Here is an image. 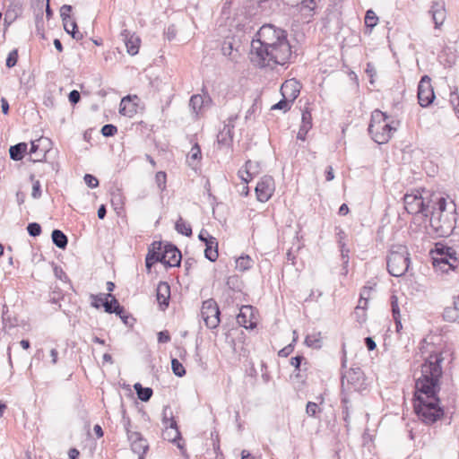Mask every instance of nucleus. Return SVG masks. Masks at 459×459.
I'll return each instance as SVG.
<instances>
[{"mask_svg":"<svg viewBox=\"0 0 459 459\" xmlns=\"http://www.w3.org/2000/svg\"><path fill=\"white\" fill-rule=\"evenodd\" d=\"M450 356L449 351H432L421 364L420 370L414 374L416 398L413 410L420 420L426 424H433L444 415L439 406V380L443 374L442 364Z\"/></svg>","mask_w":459,"mask_h":459,"instance_id":"obj_1","label":"nucleus"},{"mask_svg":"<svg viewBox=\"0 0 459 459\" xmlns=\"http://www.w3.org/2000/svg\"><path fill=\"white\" fill-rule=\"evenodd\" d=\"M292 55L287 31L272 24L263 25L251 42V62L262 68L289 64Z\"/></svg>","mask_w":459,"mask_h":459,"instance_id":"obj_2","label":"nucleus"},{"mask_svg":"<svg viewBox=\"0 0 459 459\" xmlns=\"http://www.w3.org/2000/svg\"><path fill=\"white\" fill-rule=\"evenodd\" d=\"M455 204L447 203L444 197L438 198L433 207L430 217V226L439 237L450 236L456 224Z\"/></svg>","mask_w":459,"mask_h":459,"instance_id":"obj_3","label":"nucleus"},{"mask_svg":"<svg viewBox=\"0 0 459 459\" xmlns=\"http://www.w3.org/2000/svg\"><path fill=\"white\" fill-rule=\"evenodd\" d=\"M393 124L394 122L389 120L385 113L375 109L371 113L368 132L375 143L383 144L387 143L393 134L397 131V127Z\"/></svg>","mask_w":459,"mask_h":459,"instance_id":"obj_4","label":"nucleus"},{"mask_svg":"<svg viewBox=\"0 0 459 459\" xmlns=\"http://www.w3.org/2000/svg\"><path fill=\"white\" fill-rule=\"evenodd\" d=\"M432 264L437 272L447 273L455 271L458 265L456 251L442 243H437L434 249L430 251Z\"/></svg>","mask_w":459,"mask_h":459,"instance_id":"obj_5","label":"nucleus"},{"mask_svg":"<svg viewBox=\"0 0 459 459\" xmlns=\"http://www.w3.org/2000/svg\"><path fill=\"white\" fill-rule=\"evenodd\" d=\"M367 384L363 371L360 368H351L342 376V391L361 392L366 389Z\"/></svg>","mask_w":459,"mask_h":459,"instance_id":"obj_6","label":"nucleus"},{"mask_svg":"<svg viewBox=\"0 0 459 459\" xmlns=\"http://www.w3.org/2000/svg\"><path fill=\"white\" fill-rule=\"evenodd\" d=\"M428 207L429 203L425 201L420 190H415L411 194H405L403 195V209L406 210L409 214L427 217Z\"/></svg>","mask_w":459,"mask_h":459,"instance_id":"obj_7","label":"nucleus"},{"mask_svg":"<svg viewBox=\"0 0 459 459\" xmlns=\"http://www.w3.org/2000/svg\"><path fill=\"white\" fill-rule=\"evenodd\" d=\"M220 315L219 306L213 299H209L203 302L201 316L209 329H216L219 326L221 322Z\"/></svg>","mask_w":459,"mask_h":459,"instance_id":"obj_8","label":"nucleus"},{"mask_svg":"<svg viewBox=\"0 0 459 459\" xmlns=\"http://www.w3.org/2000/svg\"><path fill=\"white\" fill-rule=\"evenodd\" d=\"M162 423L166 427V429L169 428L174 430V436L168 437V439L171 441L174 444H177V446L180 449L183 448V445L181 444L182 437L181 433L178 429L177 421L175 420L174 417L172 416V412L169 409V407L166 406L163 409L162 411ZM169 435L167 431L164 433V435Z\"/></svg>","mask_w":459,"mask_h":459,"instance_id":"obj_9","label":"nucleus"},{"mask_svg":"<svg viewBox=\"0 0 459 459\" xmlns=\"http://www.w3.org/2000/svg\"><path fill=\"white\" fill-rule=\"evenodd\" d=\"M401 246L394 245L389 250V255L386 259L387 271L390 275L400 278L402 277V255L400 253Z\"/></svg>","mask_w":459,"mask_h":459,"instance_id":"obj_10","label":"nucleus"},{"mask_svg":"<svg viewBox=\"0 0 459 459\" xmlns=\"http://www.w3.org/2000/svg\"><path fill=\"white\" fill-rule=\"evenodd\" d=\"M255 195L259 202H267L274 192V180L271 176H264L256 184Z\"/></svg>","mask_w":459,"mask_h":459,"instance_id":"obj_11","label":"nucleus"},{"mask_svg":"<svg viewBox=\"0 0 459 459\" xmlns=\"http://www.w3.org/2000/svg\"><path fill=\"white\" fill-rule=\"evenodd\" d=\"M212 104V99L205 87L202 89V94H194L189 100V107L195 115L203 114Z\"/></svg>","mask_w":459,"mask_h":459,"instance_id":"obj_12","label":"nucleus"},{"mask_svg":"<svg viewBox=\"0 0 459 459\" xmlns=\"http://www.w3.org/2000/svg\"><path fill=\"white\" fill-rule=\"evenodd\" d=\"M435 99L433 88L430 84V79L425 75L421 78L418 87L419 104L425 108L430 105Z\"/></svg>","mask_w":459,"mask_h":459,"instance_id":"obj_13","label":"nucleus"},{"mask_svg":"<svg viewBox=\"0 0 459 459\" xmlns=\"http://www.w3.org/2000/svg\"><path fill=\"white\" fill-rule=\"evenodd\" d=\"M127 439L130 442L132 451L138 455V459H144V455L149 449V444L140 432H134L129 434Z\"/></svg>","mask_w":459,"mask_h":459,"instance_id":"obj_14","label":"nucleus"},{"mask_svg":"<svg viewBox=\"0 0 459 459\" xmlns=\"http://www.w3.org/2000/svg\"><path fill=\"white\" fill-rule=\"evenodd\" d=\"M163 255L164 260L161 262L164 265L168 267H176L179 266L181 263V252L180 250L173 244L168 243L163 247Z\"/></svg>","mask_w":459,"mask_h":459,"instance_id":"obj_15","label":"nucleus"},{"mask_svg":"<svg viewBox=\"0 0 459 459\" xmlns=\"http://www.w3.org/2000/svg\"><path fill=\"white\" fill-rule=\"evenodd\" d=\"M429 13L435 23V28L438 29L444 23L446 17L444 0H433Z\"/></svg>","mask_w":459,"mask_h":459,"instance_id":"obj_16","label":"nucleus"},{"mask_svg":"<svg viewBox=\"0 0 459 459\" xmlns=\"http://www.w3.org/2000/svg\"><path fill=\"white\" fill-rule=\"evenodd\" d=\"M120 36L125 42L126 51L130 56H135L139 52L141 39L134 33H131L128 30H123Z\"/></svg>","mask_w":459,"mask_h":459,"instance_id":"obj_17","label":"nucleus"},{"mask_svg":"<svg viewBox=\"0 0 459 459\" xmlns=\"http://www.w3.org/2000/svg\"><path fill=\"white\" fill-rule=\"evenodd\" d=\"M281 93L282 97L290 100L294 102L300 93V85L296 79L285 81L281 87Z\"/></svg>","mask_w":459,"mask_h":459,"instance_id":"obj_18","label":"nucleus"},{"mask_svg":"<svg viewBox=\"0 0 459 459\" xmlns=\"http://www.w3.org/2000/svg\"><path fill=\"white\" fill-rule=\"evenodd\" d=\"M137 96L127 95L122 98L119 105V113L127 117H133L137 113Z\"/></svg>","mask_w":459,"mask_h":459,"instance_id":"obj_19","label":"nucleus"},{"mask_svg":"<svg viewBox=\"0 0 459 459\" xmlns=\"http://www.w3.org/2000/svg\"><path fill=\"white\" fill-rule=\"evenodd\" d=\"M234 136V125L225 124L223 128L217 134V142L220 145L231 146Z\"/></svg>","mask_w":459,"mask_h":459,"instance_id":"obj_20","label":"nucleus"},{"mask_svg":"<svg viewBox=\"0 0 459 459\" xmlns=\"http://www.w3.org/2000/svg\"><path fill=\"white\" fill-rule=\"evenodd\" d=\"M170 298V286L166 281H160L157 286V300L161 307L165 309L169 307Z\"/></svg>","mask_w":459,"mask_h":459,"instance_id":"obj_21","label":"nucleus"},{"mask_svg":"<svg viewBox=\"0 0 459 459\" xmlns=\"http://www.w3.org/2000/svg\"><path fill=\"white\" fill-rule=\"evenodd\" d=\"M251 308L250 306H244L240 308V312L237 316L238 324L246 329H254L256 326V323L252 321L249 316H251Z\"/></svg>","mask_w":459,"mask_h":459,"instance_id":"obj_22","label":"nucleus"},{"mask_svg":"<svg viewBox=\"0 0 459 459\" xmlns=\"http://www.w3.org/2000/svg\"><path fill=\"white\" fill-rule=\"evenodd\" d=\"M390 305L392 308L393 318L396 326V332L400 333L402 330V317L400 314L399 307V299L396 295V290L392 291V295L390 297Z\"/></svg>","mask_w":459,"mask_h":459,"instance_id":"obj_23","label":"nucleus"},{"mask_svg":"<svg viewBox=\"0 0 459 459\" xmlns=\"http://www.w3.org/2000/svg\"><path fill=\"white\" fill-rule=\"evenodd\" d=\"M341 407L344 427L346 430L349 431L351 423V400L349 398V394L344 391L341 392Z\"/></svg>","mask_w":459,"mask_h":459,"instance_id":"obj_24","label":"nucleus"},{"mask_svg":"<svg viewBox=\"0 0 459 459\" xmlns=\"http://www.w3.org/2000/svg\"><path fill=\"white\" fill-rule=\"evenodd\" d=\"M218 240L216 238H208L205 244L204 257L211 262H215L218 259Z\"/></svg>","mask_w":459,"mask_h":459,"instance_id":"obj_25","label":"nucleus"},{"mask_svg":"<svg viewBox=\"0 0 459 459\" xmlns=\"http://www.w3.org/2000/svg\"><path fill=\"white\" fill-rule=\"evenodd\" d=\"M107 301L104 304V310L108 314H121L123 313V306H121L117 298L111 294L107 293Z\"/></svg>","mask_w":459,"mask_h":459,"instance_id":"obj_26","label":"nucleus"},{"mask_svg":"<svg viewBox=\"0 0 459 459\" xmlns=\"http://www.w3.org/2000/svg\"><path fill=\"white\" fill-rule=\"evenodd\" d=\"M27 149L28 146L26 143H19L11 146L9 149L10 158L14 161L22 160L27 152Z\"/></svg>","mask_w":459,"mask_h":459,"instance_id":"obj_27","label":"nucleus"},{"mask_svg":"<svg viewBox=\"0 0 459 459\" xmlns=\"http://www.w3.org/2000/svg\"><path fill=\"white\" fill-rule=\"evenodd\" d=\"M51 238L54 245L58 248L65 249L68 244L67 236L60 230H54L51 233Z\"/></svg>","mask_w":459,"mask_h":459,"instance_id":"obj_28","label":"nucleus"},{"mask_svg":"<svg viewBox=\"0 0 459 459\" xmlns=\"http://www.w3.org/2000/svg\"><path fill=\"white\" fill-rule=\"evenodd\" d=\"M253 161L250 160H247L245 163V174L243 175V171L240 169L238 171V176L241 178V180L245 183L250 182L257 174L259 170H252Z\"/></svg>","mask_w":459,"mask_h":459,"instance_id":"obj_29","label":"nucleus"},{"mask_svg":"<svg viewBox=\"0 0 459 459\" xmlns=\"http://www.w3.org/2000/svg\"><path fill=\"white\" fill-rule=\"evenodd\" d=\"M134 388L137 394V397L142 402H148L153 394V390L151 387H143L140 383H136Z\"/></svg>","mask_w":459,"mask_h":459,"instance_id":"obj_30","label":"nucleus"},{"mask_svg":"<svg viewBox=\"0 0 459 459\" xmlns=\"http://www.w3.org/2000/svg\"><path fill=\"white\" fill-rule=\"evenodd\" d=\"M175 230L178 233L182 234L186 237H191L193 234L191 225L183 220L182 217H179L175 223Z\"/></svg>","mask_w":459,"mask_h":459,"instance_id":"obj_31","label":"nucleus"},{"mask_svg":"<svg viewBox=\"0 0 459 459\" xmlns=\"http://www.w3.org/2000/svg\"><path fill=\"white\" fill-rule=\"evenodd\" d=\"M147 255H153L152 257L160 258L159 262L161 263L164 260L162 242L153 241L148 248Z\"/></svg>","mask_w":459,"mask_h":459,"instance_id":"obj_32","label":"nucleus"},{"mask_svg":"<svg viewBox=\"0 0 459 459\" xmlns=\"http://www.w3.org/2000/svg\"><path fill=\"white\" fill-rule=\"evenodd\" d=\"M262 109V100L259 97H256L251 107L247 110L246 112V120H250L252 118H255L256 115L260 113Z\"/></svg>","mask_w":459,"mask_h":459,"instance_id":"obj_33","label":"nucleus"},{"mask_svg":"<svg viewBox=\"0 0 459 459\" xmlns=\"http://www.w3.org/2000/svg\"><path fill=\"white\" fill-rule=\"evenodd\" d=\"M253 264H254L253 259L247 255H240L236 260V268L241 272H245V271L251 269Z\"/></svg>","mask_w":459,"mask_h":459,"instance_id":"obj_34","label":"nucleus"},{"mask_svg":"<svg viewBox=\"0 0 459 459\" xmlns=\"http://www.w3.org/2000/svg\"><path fill=\"white\" fill-rule=\"evenodd\" d=\"M304 342L309 348L320 349L322 347L321 333L307 334Z\"/></svg>","mask_w":459,"mask_h":459,"instance_id":"obj_35","label":"nucleus"},{"mask_svg":"<svg viewBox=\"0 0 459 459\" xmlns=\"http://www.w3.org/2000/svg\"><path fill=\"white\" fill-rule=\"evenodd\" d=\"M290 365L294 367V375L296 377H300V371L302 364L307 365V361L306 360L303 355H297L292 357L290 361Z\"/></svg>","mask_w":459,"mask_h":459,"instance_id":"obj_36","label":"nucleus"},{"mask_svg":"<svg viewBox=\"0 0 459 459\" xmlns=\"http://www.w3.org/2000/svg\"><path fill=\"white\" fill-rule=\"evenodd\" d=\"M378 17L375 12L371 9L368 10L365 14L364 22L365 26L368 30V33H371L372 29L377 24Z\"/></svg>","mask_w":459,"mask_h":459,"instance_id":"obj_37","label":"nucleus"},{"mask_svg":"<svg viewBox=\"0 0 459 459\" xmlns=\"http://www.w3.org/2000/svg\"><path fill=\"white\" fill-rule=\"evenodd\" d=\"M322 412V408H320L317 403L307 402L306 405V413L308 417L319 419V414Z\"/></svg>","mask_w":459,"mask_h":459,"instance_id":"obj_38","label":"nucleus"},{"mask_svg":"<svg viewBox=\"0 0 459 459\" xmlns=\"http://www.w3.org/2000/svg\"><path fill=\"white\" fill-rule=\"evenodd\" d=\"M292 103L293 102L290 101V100L282 97V99L281 100H279L277 103H275L274 105L272 106L271 109L272 110H281V111H283V113H286L289 110H290V108L292 107Z\"/></svg>","mask_w":459,"mask_h":459,"instance_id":"obj_39","label":"nucleus"},{"mask_svg":"<svg viewBox=\"0 0 459 459\" xmlns=\"http://www.w3.org/2000/svg\"><path fill=\"white\" fill-rule=\"evenodd\" d=\"M443 317L448 322H459V312L454 307H446Z\"/></svg>","mask_w":459,"mask_h":459,"instance_id":"obj_40","label":"nucleus"},{"mask_svg":"<svg viewBox=\"0 0 459 459\" xmlns=\"http://www.w3.org/2000/svg\"><path fill=\"white\" fill-rule=\"evenodd\" d=\"M171 369L172 372L179 377H182L186 375V369L183 364L178 359H171Z\"/></svg>","mask_w":459,"mask_h":459,"instance_id":"obj_41","label":"nucleus"},{"mask_svg":"<svg viewBox=\"0 0 459 459\" xmlns=\"http://www.w3.org/2000/svg\"><path fill=\"white\" fill-rule=\"evenodd\" d=\"M91 306L95 308H100V307H104V304L107 301V293H100L97 295H91Z\"/></svg>","mask_w":459,"mask_h":459,"instance_id":"obj_42","label":"nucleus"},{"mask_svg":"<svg viewBox=\"0 0 459 459\" xmlns=\"http://www.w3.org/2000/svg\"><path fill=\"white\" fill-rule=\"evenodd\" d=\"M338 247L341 253V259L342 261V269L345 270V272H347V267L350 261V248L347 247L346 244H342V246H339Z\"/></svg>","mask_w":459,"mask_h":459,"instance_id":"obj_43","label":"nucleus"},{"mask_svg":"<svg viewBox=\"0 0 459 459\" xmlns=\"http://www.w3.org/2000/svg\"><path fill=\"white\" fill-rule=\"evenodd\" d=\"M353 314L355 316V320L359 325H362L367 321V309H364L362 305H357Z\"/></svg>","mask_w":459,"mask_h":459,"instance_id":"obj_44","label":"nucleus"},{"mask_svg":"<svg viewBox=\"0 0 459 459\" xmlns=\"http://www.w3.org/2000/svg\"><path fill=\"white\" fill-rule=\"evenodd\" d=\"M312 115L308 108H305L302 111L301 125L300 126L311 129L312 128Z\"/></svg>","mask_w":459,"mask_h":459,"instance_id":"obj_45","label":"nucleus"},{"mask_svg":"<svg viewBox=\"0 0 459 459\" xmlns=\"http://www.w3.org/2000/svg\"><path fill=\"white\" fill-rule=\"evenodd\" d=\"M371 290H372L371 287L364 286L360 292L358 305H362L364 309L368 308V295H369V292Z\"/></svg>","mask_w":459,"mask_h":459,"instance_id":"obj_46","label":"nucleus"},{"mask_svg":"<svg viewBox=\"0 0 459 459\" xmlns=\"http://www.w3.org/2000/svg\"><path fill=\"white\" fill-rule=\"evenodd\" d=\"M18 57H19L18 49H16V48L13 49L12 51L9 52V54L7 56V58L5 61V65L8 68H13V66L16 65V64L18 62Z\"/></svg>","mask_w":459,"mask_h":459,"instance_id":"obj_47","label":"nucleus"},{"mask_svg":"<svg viewBox=\"0 0 459 459\" xmlns=\"http://www.w3.org/2000/svg\"><path fill=\"white\" fill-rule=\"evenodd\" d=\"M27 231L30 237L36 238L41 234L42 229L39 223L30 222L27 226Z\"/></svg>","mask_w":459,"mask_h":459,"instance_id":"obj_48","label":"nucleus"},{"mask_svg":"<svg viewBox=\"0 0 459 459\" xmlns=\"http://www.w3.org/2000/svg\"><path fill=\"white\" fill-rule=\"evenodd\" d=\"M100 132L105 137H112L117 134V127L113 124H106L102 126Z\"/></svg>","mask_w":459,"mask_h":459,"instance_id":"obj_49","label":"nucleus"},{"mask_svg":"<svg viewBox=\"0 0 459 459\" xmlns=\"http://www.w3.org/2000/svg\"><path fill=\"white\" fill-rule=\"evenodd\" d=\"M334 232L338 247L342 246V244H346L345 240L347 238V234L345 233L343 229L341 226H335Z\"/></svg>","mask_w":459,"mask_h":459,"instance_id":"obj_50","label":"nucleus"},{"mask_svg":"<svg viewBox=\"0 0 459 459\" xmlns=\"http://www.w3.org/2000/svg\"><path fill=\"white\" fill-rule=\"evenodd\" d=\"M122 424L124 426V429L126 432V436L129 437L130 433H134V431L131 430V420L129 416L126 413V411L125 408H122Z\"/></svg>","mask_w":459,"mask_h":459,"instance_id":"obj_51","label":"nucleus"},{"mask_svg":"<svg viewBox=\"0 0 459 459\" xmlns=\"http://www.w3.org/2000/svg\"><path fill=\"white\" fill-rule=\"evenodd\" d=\"M72 10H73V7L70 4H64L61 6L60 17L62 19L63 23L65 22H69V21L73 20L70 15Z\"/></svg>","mask_w":459,"mask_h":459,"instance_id":"obj_52","label":"nucleus"},{"mask_svg":"<svg viewBox=\"0 0 459 459\" xmlns=\"http://www.w3.org/2000/svg\"><path fill=\"white\" fill-rule=\"evenodd\" d=\"M155 181L158 187L163 191L166 188L167 174L164 171H159L155 175Z\"/></svg>","mask_w":459,"mask_h":459,"instance_id":"obj_53","label":"nucleus"},{"mask_svg":"<svg viewBox=\"0 0 459 459\" xmlns=\"http://www.w3.org/2000/svg\"><path fill=\"white\" fill-rule=\"evenodd\" d=\"M188 157L192 160H201L202 159V152L199 144L195 143L188 154Z\"/></svg>","mask_w":459,"mask_h":459,"instance_id":"obj_54","label":"nucleus"},{"mask_svg":"<svg viewBox=\"0 0 459 459\" xmlns=\"http://www.w3.org/2000/svg\"><path fill=\"white\" fill-rule=\"evenodd\" d=\"M116 315L118 316L122 322L127 326H133L134 323L135 322V319L126 311L124 307L123 313Z\"/></svg>","mask_w":459,"mask_h":459,"instance_id":"obj_55","label":"nucleus"},{"mask_svg":"<svg viewBox=\"0 0 459 459\" xmlns=\"http://www.w3.org/2000/svg\"><path fill=\"white\" fill-rule=\"evenodd\" d=\"M83 179L85 184L91 188H95L99 186L98 178L91 174H85Z\"/></svg>","mask_w":459,"mask_h":459,"instance_id":"obj_56","label":"nucleus"},{"mask_svg":"<svg viewBox=\"0 0 459 459\" xmlns=\"http://www.w3.org/2000/svg\"><path fill=\"white\" fill-rule=\"evenodd\" d=\"M55 276L62 281H67L68 276L61 266L55 265L53 268Z\"/></svg>","mask_w":459,"mask_h":459,"instance_id":"obj_57","label":"nucleus"},{"mask_svg":"<svg viewBox=\"0 0 459 459\" xmlns=\"http://www.w3.org/2000/svg\"><path fill=\"white\" fill-rule=\"evenodd\" d=\"M300 6L301 10L307 9L311 13L316 8V0H301Z\"/></svg>","mask_w":459,"mask_h":459,"instance_id":"obj_58","label":"nucleus"},{"mask_svg":"<svg viewBox=\"0 0 459 459\" xmlns=\"http://www.w3.org/2000/svg\"><path fill=\"white\" fill-rule=\"evenodd\" d=\"M63 25H64L65 30L69 35H72V33H74L75 31V30H78L77 23H76V21L74 19L71 20L69 22H65L63 23Z\"/></svg>","mask_w":459,"mask_h":459,"instance_id":"obj_59","label":"nucleus"},{"mask_svg":"<svg viewBox=\"0 0 459 459\" xmlns=\"http://www.w3.org/2000/svg\"><path fill=\"white\" fill-rule=\"evenodd\" d=\"M365 73H366V74L369 78V82L371 84H373L374 83V77L376 76L377 72H376V68H375V66H374V65L372 63H368L367 64L366 69H365Z\"/></svg>","mask_w":459,"mask_h":459,"instance_id":"obj_60","label":"nucleus"},{"mask_svg":"<svg viewBox=\"0 0 459 459\" xmlns=\"http://www.w3.org/2000/svg\"><path fill=\"white\" fill-rule=\"evenodd\" d=\"M41 195L42 191L40 182L39 180H36L33 182L31 196L34 199H39L41 197Z\"/></svg>","mask_w":459,"mask_h":459,"instance_id":"obj_61","label":"nucleus"},{"mask_svg":"<svg viewBox=\"0 0 459 459\" xmlns=\"http://www.w3.org/2000/svg\"><path fill=\"white\" fill-rule=\"evenodd\" d=\"M164 35L166 38L171 41L176 38L177 35V29L174 24L169 25L164 31Z\"/></svg>","mask_w":459,"mask_h":459,"instance_id":"obj_62","label":"nucleus"},{"mask_svg":"<svg viewBox=\"0 0 459 459\" xmlns=\"http://www.w3.org/2000/svg\"><path fill=\"white\" fill-rule=\"evenodd\" d=\"M63 298H64V295L60 290H53L49 294V302H51L53 304H57L59 302V300L62 299Z\"/></svg>","mask_w":459,"mask_h":459,"instance_id":"obj_63","label":"nucleus"},{"mask_svg":"<svg viewBox=\"0 0 459 459\" xmlns=\"http://www.w3.org/2000/svg\"><path fill=\"white\" fill-rule=\"evenodd\" d=\"M294 343H290L279 351L278 355L282 358L288 357L294 351Z\"/></svg>","mask_w":459,"mask_h":459,"instance_id":"obj_64","label":"nucleus"}]
</instances>
